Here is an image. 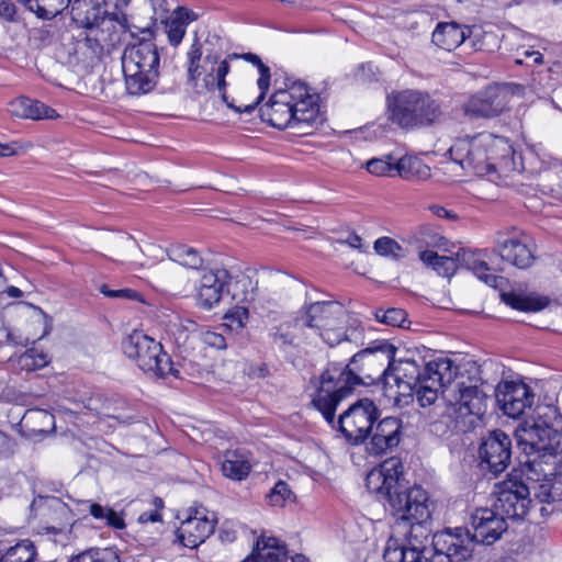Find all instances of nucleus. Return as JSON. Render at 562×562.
I'll list each match as a JSON object with an SVG mask.
<instances>
[{
  "instance_id": "nucleus-7",
  "label": "nucleus",
  "mask_w": 562,
  "mask_h": 562,
  "mask_svg": "<svg viewBox=\"0 0 562 562\" xmlns=\"http://www.w3.org/2000/svg\"><path fill=\"white\" fill-rule=\"evenodd\" d=\"M349 361L329 362L319 376V386L312 398L313 406L330 425H335L337 406L350 396L358 386H362Z\"/></svg>"
},
{
  "instance_id": "nucleus-59",
  "label": "nucleus",
  "mask_w": 562,
  "mask_h": 562,
  "mask_svg": "<svg viewBox=\"0 0 562 562\" xmlns=\"http://www.w3.org/2000/svg\"><path fill=\"white\" fill-rule=\"evenodd\" d=\"M272 341L273 344L285 346L290 345L292 342V339L288 334L280 333L279 330H277L272 334Z\"/></svg>"
},
{
  "instance_id": "nucleus-6",
  "label": "nucleus",
  "mask_w": 562,
  "mask_h": 562,
  "mask_svg": "<svg viewBox=\"0 0 562 562\" xmlns=\"http://www.w3.org/2000/svg\"><path fill=\"white\" fill-rule=\"evenodd\" d=\"M389 120L405 130L430 126L442 112L439 100L419 89L395 90L387 94Z\"/></svg>"
},
{
  "instance_id": "nucleus-23",
  "label": "nucleus",
  "mask_w": 562,
  "mask_h": 562,
  "mask_svg": "<svg viewBox=\"0 0 562 562\" xmlns=\"http://www.w3.org/2000/svg\"><path fill=\"white\" fill-rule=\"evenodd\" d=\"M342 315L344 310L341 305L333 301H322L310 304L300 321L306 327L321 330L330 326H337Z\"/></svg>"
},
{
  "instance_id": "nucleus-37",
  "label": "nucleus",
  "mask_w": 562,
  "mask_h": 562,
  "mask_svg": "<svg viewBox=\"0 0 562 562\" xmlns=\"http://www.w3.org/2000/svg\"><path fill=\"white\" fill-rule=\"evenodd\" d=\"M30 12L41 20H52L63 13L71 0H18Z\"/></svg>"
},
{
  "instance_id": "nucleus-1",
  "label": "nucleus",
  "mask_w": 562,
  "mask_h": 562,
  "mask_svg": "<svg viewBox=\"0 0 562 562\" xmlns=\"http://www.w3.org/2000/svg\"><path fill=\"white\" fill-rule=\"evenodd\" d=\"M403 463L389 458L366 477L367 490L375 494L395 519L394 532L386 541L384 562H429L425 554L430 535L429 495L419 485L404 487L400 483Z\"/></svg>"
},
{
  "instance_id": "nucleus-21",
  "label": "nucleus",
  "mask_w": 562,
  "mask_h": 562,
  "mask_svg": "<svg viewBox=\"0 0 562 562\" xmlns=\"http://www.w3.org/2000/svg\"><path fill=\"white\" fill-rule=\"evenodd\" d=\"M371 434L372 437L368 448L370 453L374 456L385 454L401 442L402 422L397 417H385L376 424Z\"/></svg>"
},
{
  "instance_id": "nucleus-17",
  "label": "nucleus",
  "mask_w": 562,
  "mask_h": 562,
  "mask_svg": "<svg viewBox=\"0 0 562 562\" xmlns=\"http://www.w3.org/2000/svg\"><path fill=\"white\" fill-rule=\"evenodd\" d=\"M101 33L100 30L80 31L68 48V63L83 70L94 67L104 53Z\"/></svg>"
},
{
  "instance_id": "nucleus-43",
  "label": "nucleus",
  "mask_w": 562,
  "mask_h": 562,
  "mask_svg": "<svg viewBox=\"0 0 562 562\" xmlns=\"http://www.w3.org/2000/svg\"><path fill=\"white\" fill-rule=\"evenodd\" d=\"M89 513L94 519L104 521L105 525L115 529L125 527L123 517L110 507H104L98 503H89Z\"/></svg>"
},
{
  "instance_id": "nucleus-35",
  "label": "nucleus",
  "mask_w": 562,
  "mask_h": 562,
  "mask_svg": "<svg viewBox=\"0 0 562 562\" xmlns=\"http://www.w3.org/2000/svg\"><path fill=\"white\" fill-rule=\"evenodd\" d=\"M202 56V45L198 40H195L187 53L188 79L191 82H195L203 74L206 77L207 72H210V69L212 68V63L214 60H216L217 65L221 63V60H218V56L206 54L203 59V64H201Z\"/></svg>"
},
{
  "instance_id": "nucleus-19",
  "label": "nucleus",
  "mask_w": 562,
  "mask_h": 562,
  "mask_svg": "<svg viewBox=\"0 0 562 562\" xmlns=\"http://www.w3.org/2000/svg\"><path fill=\"white\" fill-rule=\"evenodd\" d=\"M506 108V93L499 87L488 86L470 97L461 109L469 119H490L499 115Z\"/></svg>"
},
{
  "instance_id": "nucleus-52",
  "label": "nucleus",
  "mask_w": 562,
  "mask_h": 562,
  "mask_svg": "<svg viewBox=\"0 0 562 562\" xmlns=\"http://www.w3.org/2000/svg\"><path fill=\"white\" fill-rule=\"evenodd\" d=\"M319 331V336L330 347H334L340 342H342V333L341 329H337L336 326H330L328 328H323Z\"/></svg>"
},
{
  "instance_id": "nucleus-14",
  "label": "nucleus",
  "mask_w": 562,
  "mask_h": 562,
  "mask_svg": "<svg viewBox=\"0 0 562 562\" xmlns=\"http://www.w3.org/2000/svg\"><path fill=\"white\" fill-rule=\"evenodd\" d=\"M510 459L512 439L505 431L496 429L482 439L479 447V468L484 475L498 476L507 469Z\"/></svg>"
},
{
  "instance_id": "nucleus-38",
  "label": "nucleus",
  "mask_w": 562,
  "mask_h": 562,
  "mask_svg": "<svg viewBox=\"0 0 562 562\" xmlns=\"http://www.w3.org/2000/svg\"><path fill=\"white\" fill-rule=\"evenodd\" d=\"M419 259L427 268H431L440 277L450 278L457 270V259L439 256L432 250L420 251Z\"/></svg>"
},
{
  "instance_id": "nucleus-49",
  "label": "nucleus",
  "mask_w": 562,
  "mask_h": 562,
  "mask_svg": "<svg viewBox=\"0 0 562 562\" xmlns=\"http://www.w3.org/2000/svg\"><path fill=\"white\" fill-rule=\"evenodd\" d=\"M228 330V326L226 324L221 325L216 330H205L201 333L202 341L212 348L224 350L227 347L226 338L224 337V331Z\"/></svg>"
},
{
  "instance_id": "nucleus-30",
  "label": "nucleus",
  "mask_w": 562,
  "mask_h": 562,
  "mask_svg": "<svg viewBox=\"0 0 562 562\" xmlns=\"http://www.w3.org/2000/svg\"><path fill=\"white\" fill-rule=\"evenodd\" d=\"M8 112L15 117L29 120H52L58 116L53 108L27 97H19L9 102Z\"/></svg>"
},
{
  "instance_id": "nucleus-2",
  "label": "nucleus",
  "mask_w": 562,
  "mask_h": 562,
  "mask_svg": "<svg viewBox=\"0 0 562 562\" xmlns=\"http://www.w3.org/2000/svg\"><path fill=\"white\" fill-rule=\"evenodd\" d=\"M562 434V415L553 405H539L535 416L520 423L515 429L518 448L526 460L518 470L524 471V483L529 497L542 504H553L552 510H562V451H559Z\"/></svg>"
},
{
  "instance_id": "nucleus-51",
  "label": "nucleus",
  "mask_w": 562,
  "mask_h": 562,
  "mask_svg": "<svg viewBox=\"0 0 562 562\" xmlns=\"http://www.w3.org/2000/svg\"><path fill=\"white\" fill-rule=\"evenodd\" d=\"M0 18L10 23L20 21L18 8L11 0L0 1Z\"/></svg>"
},
{
  "instance_id": "nucleus-53",
  "label": "nucleus",
  "mask_w": 562,
  "mask_h": 562,
  "mask_svg": "<svg viewBox=\"0 0 562 562\" xmlns=\"http://www.w3.org/2000/svg\"><path fill=\"white\" fill-rule=\"evenodd\" d=\"M100 292L108 297L134 299L136 292L131 289L111 290L106 284L101 285Z\"/></svg>"
},
{
  "instance_id": "nucleus-58",
  "label": "nucleus",
  "mask_w": 562,
  "mask_h": 562,
  "mask_svg": "<svg viewBox=\"0 0 562 562\" xmlns=\"http://www.w3.org/2000/svg\"><path fill=\"white\" fill-rule=\"evenodd\" d=\"M139 522H157L161 520V515L158 513L157 509L150 510V512H144L140 514L138 518Z\"/></svg>"
},
{
  "instance_id": "nucleus-46",
  "label": "nucleus",
  "mask_w": 562,
  "mask_h": 562,
  "mask_svg": "<svg viewBox=\"0 0 562 562\" xmlns=\"http://www.w3.org/2000/svg\"><path fill=\"white\" fill-rule=\"evenodd\" d=\"M373 248L380 256L392 257L394 259L404 258L403 247L391 237H380L374 241Z\"/></svg>"
},
{
  "instance_id": "nucleus-61",
  "label": "nucleus",
  "mask_w": 562,
  "mask_h": 562,
  "mask_svg": "<svg viewBox=\"0 0 562 562\" xmlns=\"http://www.w3.org/2000/svg\"><path fill=\"white\" fill-rule=\"evenodd\" d=\"M267 373H268V368L265 364H261L256 370H251L249 372V374L252 376H261V378L266 376Z\"/></svg>"
},
{
  "instance_id": "nucleus-40",
  "label": "nucleus",
  "mask_w": 562,
  "mask_h": 562,
  "mask_svg": "<svg viewBox=\"0 0 562 562\" xmlns=\"http://www.w3.org/2000/svg\"><path fill=\"white\" fill-rule=\"evenodd\" d=\"M9 562H34L37 550L33 541L23 539L3 553Z\"/></svg>"
},
{
  "instance_id": "nucleus-13",
  "label": "nucleus",
  "mask_w": 562,
  "mask_h": 562,
  "mask_svg": "<svg viewBox=\"0 0 562 562\" xmlns=\"http://www.w3.org/2000/svg\"><path fill=\"white\" fill-rule=\"evenodd\" d=\"M452 383L453 381L445 389L454 394L456 423L462 426L463 430L474 428L485 413L486 395L477 385L464 382L452 385Z\"/></svg>"
},
{
  "instance_id": "nucleus-47",
  "label": "nucleus",
  "mask_w": 562,
  "mask_h": 562,
  "mask_svg": "<svg viewBox=\"0 0 562 562\" xmlns=\"http://www.w3.org/2000/svg\"><path fill=\"white\" fill-rule=\"evenodd\" d=\"M367 170L375 176H395V159L391 155L373 158L367 162Z\"/></svg>"
},
{
  "instance_id": "nucleus-22",
  "label": "nucleus",
  "mask_w": 562,
  "mask_h": 562,
  "mask_svg": "<svg viewBox=\"0 0 562 562\" xmlns=\"http://www.w3.org/2000/svg\"><path fill=\"white\" fill-rule=\"evenodd\" d=\"M214 529V520L205 515L199 516V512L195 510V515H189L177 529V539L182 546L194 549L203 543Z\"/></svg>"
},
{
  "instance_id": "nucleus-28",
  "label": "nucleus",
  "mask_w": 562,
  "mask_h": 562,
  "mask_svg": "<svg viewBox=\"0 0 562 562\" xmlns=\"http://www.w3.org/2000/svg\"><path fill=\"white\" fill-rule=\"evenodd\" d=\"M126 91L131 95H143L151 92L159 79V70L140 69L122 65Z\"/></svg>"
},
{
  "instance_id": "nucleus-33",
  "label": "nucleus",
  "mask_w": 562,
  "mask_h": 562,
  "mask_svg": "<svg viewBox=\"0 0 562 562\" xmlns=\"http://www.w3.org/2000/svg\"><path fill=\"white\" fill-rule=\"evenodd\" d=\"M501 299L509 307L527 313L542 311L550 304L547 296L516 291L503 292Z\"/></svg>"
},
{
  "instance_id": "nucleus-34",
  "label": "nucleus",
  "mask_w": 562,
  "mask_h": 562,
  "mask_svg": "<svg viewBox=\"0 0 562 562\" xmlns=\"http://www.w3.org/2000/svg\"><path fill=\"white\" fill-rule=\"evenodd\" d=\"M196 19L198 14L192 10L184 7L177 8L165 26L169 44L172 46L179 45L183 40L187 26Z\"/></svg>"
},
{
  "instance_id": "nucleus-32",
  "label": "nucleus",
  "mask_w": 562,
  "mask_h": 562,
  "mask_svg": "<svg viewBox=\"0 0 562 562\" xmlns=\"http://www.w3.org/2000/svg\"><path fill=\"white\" fill-rule=\"evenodd\" d=\"M221 469L224 476L231 480L241 481L246 479L251 471L249 452L244 449L227 451Z\"/></svg>"
},
{
  "instance_id": "nucleus-55",
  "label": "nucleus",
  "mask_w": 562,
  "mask_h": 562,
  "mask_svg": "<svg viewBox=\"0 0 562 562\" xmlns=\"http://www.w3.org/2000/svg\"><path fill=\"white\" fill-rule=\"evenodd\" d=\"M524 58H517L516 64H524L527 59H531L535 65H540L543 63V56L540 52L526 49L522 53Z\"/></svg>"
},
{
  "instance_id": "nucleus-4",
  "label": "nucleus",
  "mask_w": 562,
  "mask_h": 562,
  "mask_svg": "<svg viewBox=\"0 0 562 562\" xmlns=\"http://www.w3.org/2000/svg\"><path fill=\"white\" fill-rule=\"evenodd\" d=\"M457 367L448 358L426 360L419 350H406L393 358L387 379L393 378L403 394H415L420 406L435 403L440 391L454 381Z\"/></svg>"
},
{
  "instance_id": "nucleus-8",
  "label": "nucleus",
  "mask_w": 562,
  "mask_h": 562,
  "mask_svg": "<svg viewBox=\"0 0 562 562\" xmlns=\"http://www.w3.org/2000/svg\"><path fill=\"white\" fill-rule=\"evenodd\" d=\"M124 355L135 361L137 367L155 378L172 375L179 378L171 357L164 350L162 345L142 330H134L122 342Z\"/></svg>"
},
{
  "instance_id": "nucleus-60",
  "label": "nucleus",
  "mask_w": 562,
  "mask_h": 562,
  "mask_svg": "<svg viewBox=\"0 0 562 562\" xmlns=\"http://www.w3.org/2000/svg\"><path fill=\"white\" fill-rule=\"evenodd\" d=\"M15 154H16V151L12 145L0 143V157H9V156H13Z\"/></svg>"
},
{
  "instance_id": "nucleus-31",
  "label": "nucleus",
  "mask_w": 562,
  "mask_h": 562,
  "mask_svg": "<svg viewBox=\"0 0 562 562\" xmlns=\"http://www.w3.org/2000/svg\"><path fill=\"white\" fill-rule=\"evenodd\" d=\"M469 32L457 22H440L432 32V43L446 50L458 48L468 37Z\"/></svg>"
},
{
  "instance_id": "nucleus-41",
  "label": "nucleus",
  "mask_w": 562,
  "mask_h": 562,
  "mask_svg": "<svg viewBox=\"0 0 562 562\" xmlns=\"http://www.w3.org/2000/svg\"><path fill=\"white\" fill-rule=\"evenodd\" d=\"M373 316L376 322L391 327L405 328L409 324L406 311L400 307H379L374 310Z\"/></svg>"
},
{
  "instance_id": "nucleus-63",
  "label": "nucleus",
  "mask_w": 562,
  "mask_h": 562,
  "mask_svg": "<svg viewBox=\"0 0 562 562\" xmlns=\"http://www.w3.org/2000/svg\"><path fill=\"white\" fill-rule=\"evenodd\" d=\"M30 414H34L36 416L43 417L44 419H47L50 423L54 419V416L48 414L46 411H34V412H30Z\"/></svg>"
},
{
  "instance_id": "nucleus-18",
  "label": "nucleus",
  "mask_w": 562,
  "mask_h": 562,
  "mask_svg": "<svg viewBox=\"0 0 562 562\" xmlns=\"http://www.w3.org/2000/svg\"><path fill=\"white\" fill-rule=\"evenodd\" d=\"M470 525L473 529L471 536L475 542L486 546L499 540L508 528L507 519L494 506L476 508L471 514Z\"/></svg>"
},
{
  "instance_id": "nucleus-50",
  "label": "nucleus",
  "mask_w": 562,
  "mask_h": 562,
  "mask_svg": "<svg viewBox=\"0 0 562 562\" xmlns=\"http://www.w3.org/2000/svg\"><path fill=\"white\" fill-rule=\"evenodd\" d=\"M341 333L342 341L352 342L356 346L363 345L364 342V328L358 319H353Z\"/></svg>"
},
{
  "instance_id": "nucleus-5",
  "label": "nucleus",
  "mask_w": 562,
  "mask_h": 562,
  "mask_svg": "<svg viewBox=\"0 0 562 562\" xmlns=\"http://www.w3.org/2000/svg\"><path fill=\"white\" fill-rule=\"evenodd\" d=\"M260 117L279 130L312 126L319 117L318 95L301 81L276 91L259 109Z\"/></svg>"
},
{
  "instance_id": "nucleus-64",
  "label": "nucleus",
  "mask_w": 562,
  "mask_h": 562,
  "mask_svg": "<svg viewBox=\"0 0 562 562\" xmlns=\"http://www.w3.org/2000/svg\"><path fill=\"white\" fill-rule=\"evenodd\" d=\"M361 237L358 236V235H352L350 236V246L355 247V248H359L361 247Z\"/></svg>"
},
{
  "instance_id": "nucleus-56",
  "label": "nucleus",
  "mask_w": 562,
  "mask_h": 562,
  "mask_svg": "<svg viewBox=\"0 0 562 562\" xmlns=\"http://www.w3.org/2000/svg\"><path fill=\"white\" fill-rule=\"evenodd\" d=\"M429 211L436 215L437 217H441V218H450V220H453L457 217L456 214H453L451 211L449 210H446L443 206L441 205H437V204H434V205H430L429 206Z\"/></svg>"
},
{
  "instance_id": "nucleus-25",
  "label": "nucleus",
  "mask_w": 562,
  "mask_h": 562,
  "mask_svg": "<svg viewBox=\"0 0 562 562\" xmlns=\"http://www.w3.org/2000/svg\"><path fill=\"white\" fill-rule=\"evenodd\" d=\"M122 65H130L140 69L159 70L160 56L153 41H138L127 45L122 55Z\"/></svg>"
},
{
  "instance_id": "nucleus-11",
  "label": "nucleus",
  "mask_w": 562,
  "mask_h": 562,
  "mask_svg": "<svg viewBox=\"0 0 562 562\" xmlns=\"http://www.w3.org/2000/svg\"><path fill=\"white\" fill-rule=\"evenodd\" d=\"M475 543L467 528H446L432 536L425 554L429 562H464L472 557Z\"/></svg>"
},
{
  "instance_id": "nucleus-27",
  "label": "nucleus",
  "mask_w": 562,
  "mask_h": 562,
  "mask_svg": "<svg viewBox=\"0 0 562 562\" xmlns=\"http://www.w3.org/2000/svg\"><path fill=\"white\" fill-rule=\"evenodd\" d=\"M487 251L485 249H465L462 248L457 252V262L461 267L470 270L473 274L485 284L496 288L498 277L490 273L491 268L486 262Z\"/></svg>"
},
{
  "instance_id": "nucleus-42",
  "label": "nucleus",
  "mask_w": 562,
  "mask_h": 562,
  "mask_svg": "<svg viewBox=\"0 0 562 562\" xmlns=\"http://www.w3.org/2000/svg\"><path fill=\"white\" fill-rule=\"evenodd\" d=\"M69 562H121V560L116 550L112 548H95L72 557Z\"/></svg>"
},
{
  "instance_id": "nucleus-16",
  "label": "nucleus",
  "mask_w": 562,
  "mask_h": 562,
  "mask_svg": "<svg viewBox=\"0 0 562 562\" xmlns=\"http://www.w3.org/2000/svg\"><path fill=\"white\" fill-rule=\"evenodd\" d=\"M499 409L510 418H519L535 402L532 389L522 381H502L495 389Z\"/></svg>"
},
{
  "instance_id": "nucleus-36",
  "label": "nucleus",
  "mask_w": 562,
  "mask_h": 562,
  "mask_svg": "<svg viewBox=\"0 0 562 562\" xmlns=\"http://www.w3.org/2000/svg\"><path fill=\"white\" fill-rule=\"evenodd\" d=\"M430 168L420 158L412 155L395 159V176L407 181H422L430 177Z\"/></svg>"
},
{
  "instance_id": "nucleus-45",
  "label": "nucleus",
  "mask_w": 562,
  "mask_h": 562,
  "mask_svg": "<svg viewBox=\"0 0 562 562\" xmlns=\"http://www.w3.org/2000/svg\"><path fill=\"white\" fill-rule=\"evenodd\" d=\"M244 58L255 65L258 68L259 71V78L257 80L258 88L260 90V93L258 95V101H262L265 99V95L270 87V68L266 66L260 57L252 53H247L244 55Z\"/></svg>"
},
{
  "instance_id": "nucleus-15",
  "label": "nucleus",
  "mask_w": 562,
  "mask_h": 562,
  "mask_svg": "<svg viewBox=\"0 0 562 562\" xmlns=\"http://www.w3.org/2000/svg\"><path fill=\"white\" fill-rule=\"evenodd\" d=\"M494 251L503 261L518 269H528L536 260L535 245L531 238L525 234L498 233Z\"/></svg>"
},
{
  "instance_id": "nucleus-29",
  "label": "nucleus",
  "mask_w": 562,
  "mask_h": 562,
  "mask_svg": "<svg viewBox=\"0 0 562 562\" xmlns=\"http://www.w3.org/2000/svg\"><path fill=\"white\" fill-rule=\"evenodd\" d=\"M247 558L251 559V562H289L291 557L285 542L276 537L262 535Z\"/></svg>"
},
{
  "instance_id": "nucleus-12",
  "label": "nucleus",
  "mask_w": 562,
  "mask_h": 562,
  "mask_svg": "<svg viewBox=\"0 0 562 562\" xmlns=\"http://www.w3.org/2000/svg\"><path fill=\"white\" fill-rule=\"evenodd\" d=\"M379 415L380 411L372 400H358L339 416L338 429L349 443H362L371 434Z\"/></svg>"
},
{
  "instance_id": "nucleus-10",
  "label": "nucleus",
  "mask_w": 562,
  "mask_h": 562,
  "mask_svg": "<svg viewBox=\"0 0 562 562\" xmlns=\"http://www.w3.org/2000/svg\"><path fill=\"white\" fill-rule=\"evenodd\" d=\"M524 477V471L514 468L504 481L495 484L494 507L506 519L522 520L530 509L532 501Z\"/></svg>"
},
{
  "instance_id": "nucleus-3",
  "label": "nucleus",
  "mask_w": 562,
  "mask_h": 562,
  "mask_svg": "<svg viewBox=\"0 0 562 562\" xmlns=\"http://www.w3.org/2000/svg\"><path fill=\"white\" fill-rule=\"evenodd\" d=\"M449 155L463 170L475 176H486L498 169H507L510 161L514 165L513 169L519 172L535 175L544 169V162L537 158L531 148L519 155L520 167H516V153L508 140L487 132L456 139Z\"/></svg>"
},
{
  "instance_id": "nucleus-20",
  "label": "nucleus",
  "mask_w": 562,
  "mask_h": 562,
  "mask_svg": "<svg viewBox=\"0 0 562 562\" xmlns=\"http://www.w3.org/2000/svg\"><path fill=\"white\" fill-rule=\"evenodd\" d=\"M231 282V273L224 268H214L205 271L198 288V305L210 311L217 305Z\"/></svg>"
},
{
  "instance_id": "nucleus-26",
  "label": "nucleus",
  "mask_w": 562,
  "mask_h": 562,
  "mask_svg": "<svg viewBox=\"0 0 562 562\" xmlns=\"http://www.w3.org/2000/svg\"><path fill=\"white\" fill-rule=\"evenodd\" d=\"M229 72V64L226 59L221 60V63L217 65L216 60L212 63V68L210 69V72H207V76L204 77V83L207 90L212 91L217 89L221 99L223 102L227 105V108L233 109L237 113H247L250 114L257 105L261 102L258 101V97L256 98V101L241 106H236L232 101L228 100V95L226 93V76Z\"/></svg>"
},
{
  "instance_id": "nucleus-54",
  "label": "nucleus",
  "mask_w": 562,
  "mask_h": 562,
  "mask_svg": "<svg viewBox=\"0 0 562 562\" xmlns=\"http://www.w3.org/2000/svg\"><path fill=\"white\" fill-rule=\"evenodd\" d=\"M5 341L10 345H13V346H23V345H26L29 339L24 336H22L21 334H16L13 329L11 328H5Z\"/></svg>"
},
{
  "instance_id": "nucleus-24",
  "label": "nucleus",
  "mask_w": 562,
  "mask_h": 562,
  "mask_svg": "<svg viewBox=\"0 0 562 562\" xmlns=\"http://www.w3.org/2000/svg\"><path fill=\"white\" fill-rule=\"evenodd\" d=\"M105 0H71V19L85 30H100L105 23Z\"/></svg>"
},
{
  "instance_id": "nucleus-48",
  "label": "nucleus",
  "mask_w": 562,
  "mask_h": 562,
  "mask_svg": "<svg viewBox=\"0 0 562 562\" xmlns=\"http://www.w3.org/2000/svg\"><path fill=\"white\" fill-rule=\"evenodd\" d=\"M293 496L289 484L282 480L278 481L270 493L267 495L268 503L271 506H284Z\"/></svg>"
},
{
  "instance_id": "nucleus-39",
  "label": "nucleus",
  "mask_w": 562,
  "mask_h": 562,
  "mask_svg": "<svg viewBox=\"0 0 562 562\" xmlns=\"http://www.w3.org/2000/svg\"><path fill=\"white\" fill-rule=\"evenodd\" d=\"M167 255L170 260L189 269L198 270L203 266V258L200 252L183 244L171 245L167 250Z\"/></svg>"
},
{
  "instance_id": "nucleus-62",
  "label": "nucleus",
  "mask_w": 562,
  "mask_h": 562,
  "mask_svg": "<svg viewBox=\"0 0 562 562\" xmlns=\"http://www.w3.org/2000/svg\"><path fill=\"white\" fill-rule=\"evenodd\" d=\"M7 293L10 297H14V299H19L23 295V292L19 288L13 286V285H11L7 289Z\"/></svg>"
},
{
  "instance_id": "nucleus-9",
  "label": "nucleus",
  "mask_w": 562,
  "mask_h": 562,
  "mask_svg": "<svg viewBox=\"0 0 562 562\" xmlns=\"http://www.w3.org/2000/svg\"><path fill=\"white\" fill-rule=\"evenodd\" d=\"M396 347L384 339L373 340L369 347L356 352L349 363L358 375V380L362 386L374 384H389L387 368L394 356H396Z\"/></svg>"
},
{
  "instance_id": "nucleus-57",
  "label": "nucleus",
  "mask_w": 562,
  "mask_h": 562,
  "mask_svg": "<svg viewBox=\"0 0 562 562\" xmlns=\"http://www.w3.org/2000/svg\"><path fill=\"white\" fill-rule=\"evenodd\" d=\"M11 438L9 435L0 430V458L7 457L11 452Z\"/></svg>"
},
{
  "instance_id": "nucleus-44",
  "label": "nucleus",
  "mask_w": 562,
  "mask_h": 562,
  "mask_svg": "<svg viewBox=\"0 0 562 562\" xmlns=\"http://www.w3.org/2000/svg\"><path fill=\"white\" fill-rule=\"evenodd\" d=\"M48 364L47 355L35 348L27 349L18 359V366L21 370L31 372L36 371Z\"/></svg>"
}]
</instances>
